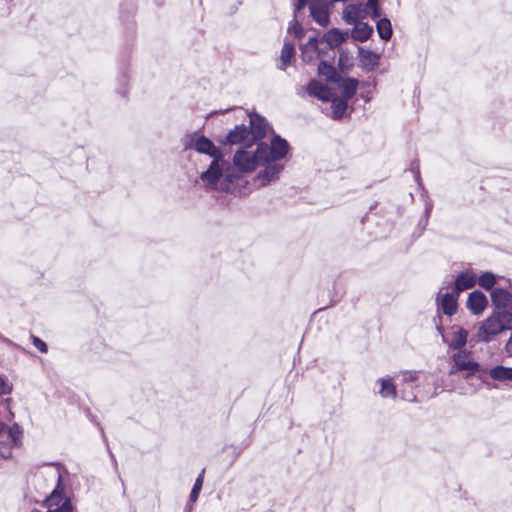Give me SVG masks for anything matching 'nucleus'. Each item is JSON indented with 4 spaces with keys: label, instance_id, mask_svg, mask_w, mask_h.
I'll use <instances>...</instances> for the list:
<instances>
[{
    "label": "nucleus",
    "instance_id": "12",
    "mask_svg": "<svg viewBox=\"0 0 512 512\" xmlns=\"http://www.w3.org/2000/svg\"><path fill=\"white\" fill-rule=\"evenodd\" d=\"M418 372H406L403 375V384L401 388V397L403 400L408 402H414L417 400V396L414 393L415 383L418 380Z\"/></svg>",
    "mask_w": 512,
    "mask_h": 512
},
{
    "label": "nucleus",
    "instance_id": "34",
    "mask_svg": "<svg viewBox=\"0 0 512 512\" xmlns=\"http://www.w3.org/2000/svg\"><path fill=\"white\" fill-rule=\"evenodd\" d=\"M12 386L6 382V380L0 376V396L4 394H10Z\"/></svg>",
    "mask_w": 512,
    "mask_h": 512
},
{
    "label": "nucleus",
    "instance_id": "24",
    "mask_svg": "<svg viewBox=\"0 0 512 512\" xmlns=\"http://www.w3.org/2000/svg\"><path fill=\"white\" fill-rule=\"evenodd\" d=\"M295 54V48L292 43L285 42L280 55L281 66L279 69L285 70L288 65L291 64V61Z\"/></svg>",
    "mask_w": 512,
    "mask_h": 512
},
{
    "label": "nucleus",
    "instance_id": "26",
    "mask_svg": "<svg viewBox=\"0 0 512 512\" xmlns=\"http://www.w3.org/2000/svg\"><path fill=\"white\" fill-rule=\"evenodd\" d=\"M376 29L379 37L382 40L388 41L392 36V25L389 19L382 18L376 24Z\"/></svg>",
    "mask_w": 512,
    "mask_h": 512
},
{
    "label": "nucleus",
    "instance_id": "19",
    "mask_svg": "<svg viewBox=\"0 0 512 512\" xmlns=\"http://www.w3.org/2000/svg\"><path fill=\"white\" fill-rule=\"evenodd\" d=\"M362 13H364V9L362 5H354L350 4L346 6L343 10V19L349 25H355L358 23L359 19L362 17Z\"/></svg>",
    "mask_w": 512,
    "mask_h": 512
},
{
    "label": "nucleus",
    "instance_id": "39",
    "mask_svg": "<svg viewBox=\"0 0 512 512\" xmlns=\"http://www.w3.org/2000/svg\"><path fill=\"white\" fill-rule=\"evenodd\" d=\"M415 177H416V181L418 182V184L421 185L419 172H417Z\"/></svg>",
    "mask_w": 512,
    "mask_h": 512
},
{
    "label": "nucleus",
    "instance_id": "18",
    "mask_svg": "<svg viewBox=\"0 0 512 512\" xmlns=\"http://www.w3.org/2000/svg\"><path fill=\"white\" fill-rule=\"evenodd\" d=\"M491 299L497 310H505L512 303V295L502 288L494 289L491 292Z\"/></svg>",
    "mask_w": 512,
    "mask_h": 512
},
{
    "label": "nucleus",
    "instance_id": "3",
    "mask_svg": "<svg viewBox=\"0 0 512 512\" xmlns=\"http://www.w3.org/2000/svg\"><path fill=\"white\" fill-rule=\"evenodd\" d=\"M510 329H512V313L506 310H496L482 322L477 337L479 341L489 343L495 336Z\"/></svg>",
    "mask_w": 512,
    "mask_h": 512
},
{
    "label": "nucleus",
    "instance_id": "31",
    "mask_svg": "<svg viewBox=\"0 0 512 512\" xmlns=\"http://www.w3.org/2000/svg\"><path fill=\"white\" fill-rule=\"evenodd\" d=\"M288 32H292L295 36L296 39H302L305 35V31H304V28L303 26L301 25V23L299 21L296 20V18H294L290 24H289V27H288Z\"/></svg>",
    "mask_w": 512,
    "mask_h": 512
},
{
    "label": "nucleus",
    "instance_id": "37",
    "mask_svg": "<svg viewBox=\"0 0 512 512\" xmlns=\"http://www.w3.org/2000/svg\"><path fill=\"white\" fill-rule=\"evenodd\" d=\"M378 7V0H368L364 7V12H367L368 10H372L374 8Z\"/></svg>",
    "mask_w": 512,
    "mask_h": 512
},
{
    "label": "nucleus",
    "instance_id": "30",
    "mask_svg": "<svg viewBox=\"0 0 512 512\" xmlns=\"http://www.w3.org/2000/svg\"><path fill=\"white\" fill-rule=\"evenodd\" d=\"M204 472L205 471L202 470V472L198 475V477L196 478L195 483L193 485V488H192V490L190 492L189 499L192 502L197 501V499L199 497V493H200V491L202 489V486H203Z\"/></svg>",
    "mask_w": 512,
    "mask_h": 512
},
{
    "label": "nucleus",
    "instance_id": "16",
    "mask_svg": "<svg viewBox=\"0 0 512 512\" xmlns=\"http://www.w3.org/2000/svg\"><path fill=\"white\" fill-rule=\"evenodd\" d=\"M347 38V32H342L339 29L333 28L323 35L322 41L328 45L329 49H334L344 43Z\"/></svg>",
    "mask_w": 512,
    "mask_h": 512
},
{
    "label": "nucleus",
    "instance_id": "1",
    "mask_svg": "<svg viewBox=\"0 0 512 512\" xmlns=\"http://www.w3.org/2000/svg\"><path fill=\"white\" fill-rule=\"evenodd\" d=\"M288 142L279 135H274L270 144L257 143L256 147L244 146L233 155V165L238 172L251 173L262 168L252 179L257 188H262L279 180L285 165L281 162L289 153Z\"/></svg>",
    "mask_w": 512,
    "mask_h": 512
},
{
    "label": "nucleus",
    "instance_id": "38",
    "mask_svg": "<svg viewBox=\"0 0 512 512\" xmlns=\"http://www.w3.org/2000/svg\"><path fill=\"white\" fill-rule=\"evenodd\" d=\"M370 11H371V17L372 18L376 19V18L380 17V12H379L378 7L374 8V9H372Z\"/></svg>",
    "mask_w": 512,
    "mask_h": 512
},
{
    "label": "nucleus",
    "instance_id": "36",
    "mask_svg": "<svg viewBox=\"0 0 512 512\" xmlns=\"http://www.w3.org/2000/svg\"><path fill=\"white\" fill-rule=\"evenodd\" d=\"M308 3V0H296L294 3V18L298 12H300Z\"/></svg>",
    "mask_w": 512,
    "mask_h": 512
},
{
    "label": "nucleus",
    "instance_id": "5",
    "mask_svg": "<svg viewBox=\"0 0 512 512\" xmlns=\"http://www.w3.org/2000/svg\"><path fill=\"white\" fill-rule=\"evenodd\" d=\"M451 359L452 365L449 370V375L462 373V375L467 378L475 375L479 371L480 365L472 359L470 352L465 350L458 351L453 354Z\"/></svg>",
    "mask_w": 512,
    "mask_h": 512
},
{
    "label": "nucleus",
    "instance_id": "6",
    "mask_svg": "<svg viewBox=\"0 0 512 512\" xmlns=\"http://www.w3.org/2000/svg\"><path fill=\"white\" fill-rule=\"evenodd\" d=\"M185 149H194L200 154H206L212 159L223 156L219 147H217L209 138L196 133L187 135L184 142Z\"/></svg>",
    "mask_w": 512,
    "mask_h": 512
},
{
    "label": "nucleus",
    "instance_id": "9",
    "mask_svg": "<svg viewBox=\"0 0 512 512\" xmlns=\"http://www.w3.org/2000/svg\"><path fill=\"white\" fill-rule=\"evenodd\" d=\"M310 15L313 20L322 27H327L330 22L329 3L327 0H313L310 5Z\"/></svg>",
    "mask_w": 512,
    "mask_h": 512
},
{
    "label": "nucleus",
    "instance_id": "42",
    "mask_svg": "<svg viewBox=\"0 0 512 512\" xmlns=\"http://www.w3.org/2000/svg\"><path fill=\"white\" fill-rule=\"evenodd\" d=\"M112 460L116 463L114 455L110 452Z\"/></svg>",
    "mask_w": 512,
    "mask_h": 512
},
{
    "label": "nucleus",
    "instance_id": "35",
    "mask_svg": "<svg viewBox=\"0 0 512 512\" xmlns=\"http://www.w3.org/2000/svg\"><path fill=\"white\" fill-rule=\"evenodd\" d=\"M424 206H425L424 214H425V225H426L427 222H428V219L430 217V214L432 212L433 204H432V202L428 198H425Z\"/></svg>",
    "mask_w": 512,
    "mask_h": 512
},
{
    "label": "nucleus",
    "instance_id": "10",
    "mask_svg": "<svg viewBox=\"0 0 512 512\" xmlns=\"http://www.w3.org/2000/svg\"><path fill=\"white\" fill-rule=\"evenodd\" d=\"M249 124L250 137L254 144L265 138L268 123L264 117L255 112L249 113Z\"/></svg>",
    "mask_w": 512,
    "mask_h": 512
},
{
    "label": "nucleus",
    "instance_id": "33",
    "mask_svg": "<svg viewBox=\"0 0 512 512\" xmlns=\"http://www.w3.org/2000/svg\"><path fill=\"white\" fill-rule=\"evenodd\" d=\"M33 345L42 353H46L48 350L47 344L41 340L39 337L32 335L31 336Z\"/></svg>",
    "mask_w": 512,
    "mask_h": 512
},
{
    "label": "nucleus",
    "instance_id": "2",
    "mask_svg": "<svg viewBox=\"0 0 512 512\" xmlns=\"http://www.w3.org/2000/svg\"><path fill=\"white\" fill-rule=\"evenodd\" d=\"M238 178V174L232 170L224 156L212 159L209 167L200 175L204 186L211 190H229V185Z\"/></svg>",
    "mask_w": 512,
    "mask_h": 512
},
{
    "label": "nucleus",
    "instance_id": "23",
    "mask_svg": "<svg viewBox=\"0 0 512 512\" xmlns=\"http://www.w3.org/2000/svg\"><path fill=\"white\" fill-rule=\"evenodd\" d=\"M489 375L492 379L497 381H512V367H505L502 365L495 366L490 369Z\"/></svg>",
    "mask_w": 512,
    "mask_h": 512
},
{
    "label": "nucleus",
    "instance_id": "4",
    "mask_svg": "<svg viewBox=\"0 0 512 512\" xmlns=\"http://www.w3.org/2000/svg\"><path fill=\"white\" fill-rule=\"evenodd\" d=\"M57 469V487L46 500L47 512H77L69 498H62L59 489L62 482L63 467L60 464H53Z\"/></svg>",
    "mask_w": 512,
    "mask_h": 512
},
{
    "label": "nucleus",
    "instance_id": "22",
    "mask_svg": "<svg viewBox=\"0 0 512 512\" xmlns=\"http://www.w3.org/2000/svg\"><path fill=\"white\" fill-rule=\"evenodd\" d=\"M327 102H331V108H332V118L333 119H340L345 114L348 103L347 100L343 98H339L335 93L331 95V99H329Z\"/></svg>",
    "mask_w": 512,
    "mask_h": 512
},
{
    "label": "nucleus",
    "instance_id": "32",
    "mask_svg": "<svg viewBox=\"0 0 512 512\" xmlns=\"http://www.w3.org/2000/svg\"><path fill=\"white\" fill-rule=\"evenodd\" d=\"M8 434L12 439L13 443L17 444L22 435V430L18 424H13V426L8 428Z\"/></svg>",
    "mask_w": 512,
    "mask_h": 512
},
{
    "label": "nucleus",
    "instance_id": "20",
    "mask_svg": "<svg viewBox=\"0 0 512 512\" xmlns=\"http://www.w3.org/2000/svg\"><path fill=\"white\" fill-rule=\"evenodd\" d=\"M468 332L464 328L458 327L452 332L449 347L458 351H463L467 343Z\"/></svg>",
    "mask_w": 512,
    "mask_h": 512
},
{
    "label": "nucleus",
    "instance_id": "25",
    "mask_svg": "<svg viewBox=\"0 0 512 512\" xmlns=\"http://www.w3.org/2000/svg\"><path fill=\"white\" fill-rule=\"evenodd\" d=\"M357 86H358V80L357 79H354V78H347V79H345L342 82V84H341L342 98L347 100V101L349 99H351L355 95V93H356Z\"/></svg>",
    "mask_w": 512,
    "mask_h": 512
},
{
    "label": "nucleus",
    "instance_id": "13",
    "mask_svg": "<svg viewBox=\"0 0 512 512\" xmlns=\"http://www.w3.org/2000/svg\"><path fill=\"white\" fill-rule=\"evenodd\" d=\"M488 300L485 294L481 291L475 290L468 296L466 306L474 315H480L487 307Z\"/></svg>",
    "mask_w": 512,
    "mask_h": 512
},
{
    "label": "nucleus",
    "instance_id": "15",
    "mask_svg": "<svg viewBox=\"0 0 512 512\" xmlns=\"http://www.w3.org/2000/svg\"><path fill=\"white\" fill-rule=\"evenodd\" d=\"M476 283V277L472 272L464 271L457 275L453 291L456 294L472 288Z\"/></svg>",
    "mask_w": 512,
    "mask_h": 512
},
{
    "label": "nucleus",
    "instance_id": "8",
    "mask_svg": "<svg viewBox=\"0 0 512 512\" xmlns=\"http://www.w3.org/2000/svg\"><path fill=\"white\" fill-rule=\"evenodd\" d=\"M223 143L229 145H241L242 147L254 145L250 137L249 128L244 124L236 125L232 130H230Z\"/></svg>",
    "mask_w": 512,
    "mask_h": 512
},
{
    "label": "nucleus",
    "instance_id": "41",
    "mask_svg": "<svg viewBox=\"0 0 512 512\" xmlns=\"http://www.w3.org/2000/svg\"><path fill=\"white\" fill-rule=\"evenodd\" d=\"M346 0H332V2H345Z\"/></svg>",
    "mask_w": 512,
    "mask_h": 512
},
{
    "label": "nucleus",
    "instance_id": "11",
    "mask_svg": "<svg viewBox=\"0 0 512 512\" xmlns=\"http://www.w3.org/2000/svg\"><path fill=\"white\" fill-rule=\"evenodd\" d=\"M458 296L454 291L446 292L442 295L439 292L436 298L438 308L447 316L454 315L458 308Z\"/></svg>",
    "mask_w": 512,
    "mask_h": 512
},
{
    "label": "nucleus",
    "instance_id": "21",
    "mask_svg": "<svg viewBox=\"0 0 512 512\" xmlns=\"http://www.w3.org/2000/svg\"><path fill=\"white\" fill-rule=\"evenodd\" d=\"M373 33L372 26L364 22H358L354 25L351 32V37L359 42H364L370 38Z\"/></svg>",
    "mask_w": 512,
    "mask_h": 512
},
{
    "label": "nucleus",
    "instance_id": "14",
    "mask_svg": "<svg viewBox=\"0 0 512 512\" xmlns=\"http://www.w3.org/2000/svg\"><path fill=\"white\" fill-rule=\"evenodd\" d=\"M301 57L305 63H311L320 58L321 52L318 46V38L310 37L307 43L300 47Z\"/></svg>",
    "mask_w": 512,
    "mask_h": 512
},
{
    "label": "nucleus",
    "instance_id": "29",
    "mask_svg": "<svg viewBox=\"0 0 512 512\" xmlns=\"http://www.w3.org/2000/svg\"><path fill=\"white\" fill-rule=\"evenodd\" d=\"M496 283L495 275L491 272L483 273L479 279L478 284L485 290H491Z\"/></svg>",
    "mask_w": 512,
    "mask_h": 512
},
{
    "label": "nucleus",
    "instance_id": "28",
    "mask_svg": "<svg viewBox=\"0 0 512 512\" xmlns=\"http://www.w3.org/2000/svg\"><path fill=\"white\" fill-rule=\"evenodd\" d=\"M318 74L325 77L329 81H336L338 74L336 69L325 61H321L318 66Z\"/></svg>",
    "mask_w": 512,
    "mask_h": 512
},
{
    "label": "nucleus",
    "instance_id": "17",
    "mask_svg": "<svg viewBox=\"0 0 512 512\" xmlns=\"http://www.w3.org/2000/svg\"><path fill=\"white\" fill-rule=\"evenodd\" d=\"M380 56L370 50L359 48V60L361 67L366 71L374 70L379 64Z\"/></svg>",
    "mask_w": 512,
    "mask_h": 512
},
{
    "label": "nucleus",
    "instance_id": "7",
    "mask_svg": "<svg viewBox=\"0 0 512 512\" xmlns=\"http://www.w3.org/2000/svg\"><path fill=\"white\" fill-rule=\"evenodd\" d=\"M333 93L327 85L316 79H312L306 87H300L297 91V94L301 97H305L307 94L324 102L331 99Z\"/></svg>",
    "mask_w": 512,
    "mask_h": 512
},
{
    "label": "nucleus",
    "instance_id": "40",
    "mask_svg": "<svg viewBox=\"0 0 512 512\" xmlns=\"http://www.w3.org/2000/svg\"><path fill=\"white\" fill-rule=\"evenodd\" d=\"M4 429H5V425L2 422H0V433L2 431H4Z\"/></svg>",
    "mask_w": 512,
    "mask_h": 512
},
{
    "label": "nucleus",
    "instance_id": "27",
    "mask_svg": "<svg viewBox=\"0 0 512 512\" xmlns=\"http://www.w3.org/2000/svg\"><path fill=\"white\" fill-rule=\"evenodd\" d=\"M379 382L381 384L379 394L383 398H395L397 396L396 386L392 383L390 379L382 378L379 380Z\"/></svg>",
    "mask_w": 512,
    "mask_h": 512
}]
</instances>
